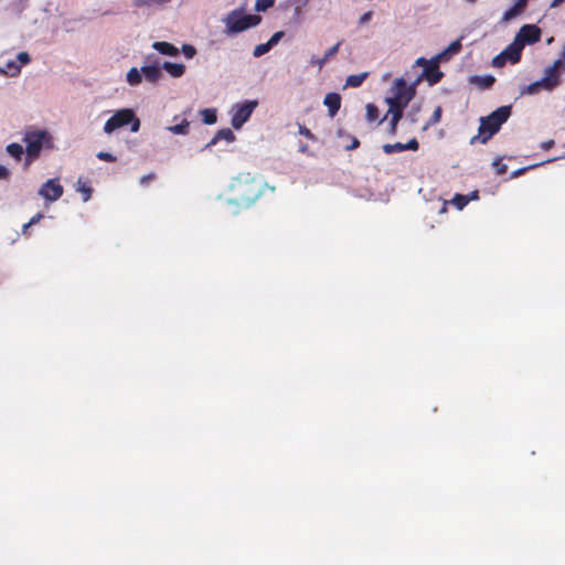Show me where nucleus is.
Here are the masks:
<instances>
[{
    "label": "nucleus",
    "instance_id": "nucleus-1",
    "mask_svg": "<svg viewBox=\"0 0 565 565\" xmlns=\"http://www.w3.org/2000/svg\"><path fill=\"white\" fill-rule=\"evenodd\" d=\"M236 193V201L245 206L252 205L263 194L265 188L275 191V186H269L262 178H256L249 172H243L234 179L231 185Z\"/></svg>",
    "mask_w": 565,
    "mask_h": 565
},
{
    "label": "nucleus",
    "instance_id": "nucleus-2",
    "mask_svg": "<svg viewBox=\"0 0 565 565\" xmlns=\"http://www.w3.org/2000/svg\"><path fill=\"white\" fill-rule=\"evenodd\" d=\"M22 141L25 143V158L23 168L29 167L41 156L43 149H53V137L44 129H29L24 132Z\"/></svg>",
    "mask_w": 565,
    "mask_h": 565
},
{
    "label": "nucleus",
    "instance_id": "nucleus-3",
    "mask_svg": "<svg viewBox=\"0 0 565 565\" xmlns=\"http://www.w3.org/2000/svg\"><path fill=\"white\" fill-rule=\"evenodd\" d=\"M510 115L511 106H501L490 115L481 117L478 135L471 138L470 143L473 145L477 140L481 143H486L500 130L501 126L509 119Z\"/></svg>",
    "mask_w": 565,
    "mask_h": 565
},
{
    "label": "nucleus",
    "instance_id": "nucleus-4",
    "mask_svg": "<svg viewBox=\"0 0 565 565\" xmlns=\"http://www.w3.org/2000/svg\"><path fill=\"white\" fill-rule=\"evenodd\" d=\"M244 11V8L234 9L222 19V22L225 24L224 33L226 35L244 32L262 22L260 15L245 14Z\"/></svg>",
    "mask_w": 565,
    "mask_h": 565
},
{
    "label": "nucleus",
    "instance_id": "nucleus-5",
    "mask_svg": "<svg viewBox=\"0 0 565 565\" xmlns=\"http://www.w3.org/2000/svg\"><path fill=\"white\" fill-rule=\"evenodd\" d=\"M415 95L416 90L413 87H407L406 81L399 77L395 79L394 85L390 88L385 103L388 107L393 106L404 110Z\"/></svg>",
    "mask_w": 565,
    "mask_h": 565
},
{
    "label": "nucleus",
    "instance_id": "nucleus-6",
    "mask_svg": "<svg viewBox=\"0 0 565 565\" xmlns=\"http://www.w3.org/2000/svg\"><path fill=\"white\" fill-rule=\"evenodd\" d=\"M130 125V131L137 132L140 129V120L131 108H121L105 122L104 132L113 134L116 129Z\"/></svg>",
    "mask_w": 565,
    "mask_h": 565
},
{
    "label": "nucleus",
    "instance_id": "nucleus-7",
    "mask_svg": "<svg viewBox=\"0 0 565 565\" xmlns=\"http://www.w3.org/2000/svg\"><path fill=\"white\" fill-rule=\"evenodd\" d=\"M564 65L565 64L562 62V60H557L553 63V65L546 67L544 76L539 81L532 82V94H535L540 90L550 92L558 86L561 83L558 70Z\"/></svg>",
    "mask_w": 565,
    "mask_h": 565
},
{
    "label": "nucleus",
    "instance_id": "nucleus-8",
    "mask_svg": "<svg viewBox=\"0 0 565 565\" xmlns=\"http://www.w3.org/2000/svg\"><path fill=\"white\" fill-rule=\"evenodd\" d=\"M526 44H530V24L522 25L514 41L501 53L504 55L505 60L512 64L518 63L521 58L522 50Z\"/></svg>",
    "mask_w": 565,
    "mask_h": 565
},
{
    "label": "nucleus",
    "instance_id": "nucleus-9",
    "mask_svg": "<svg viewBox=\"0 0 565 565\" xmlns=\"http://www.w3.org/2000/svg\"><path fill=\"white\" fill-rule=\"evenodd\" d=\"M258 106L257 100H245L235 104L231 109V124L234 129H241L243 125L250 118L253 111Z\"/></svg>",
    "mask_w": 565,
    "mask_h": 565
},
{
    "label": "nucleus",
    "instance_id": "nucleus-10",
    "mask_svg": "<svg viewBox=\"0 0 565 565\" xmlns=\"http://www.w3.org/2000/svg\"><path fill=\"white\" fill-rule=\"evenodd\" d=\"M64 189L57 179H50L44 182L38 194L46 201L55 202L63 195Z\"/></svg>",
    "mask_w": 565,
    "mask_h": 565
},
{
    "label": "nucleus",
    "instance_id": "nucleus-11",
    "mask_svg": "<svg viewBox=\"0 0 565 565\" xmlns=\"http://www.w3.org/2000/svg\"><path fill=\"white\" fill-rule=\"evenodd\" d=\"M162 70L161 65L154 64H145L141 66L145 79L151 84H157L163 77Z\"/></svg>",
    "mask_w": 565,
    "mask_h": 565
},
{
    "label": "nucleus",
    "instance_id": "nucleus-12",
    "mask_svg": "<svg viewBox=\"0 0 565 565\" xmlns=\"http://www.w3.org/2000/svg\"><path fill=\"white\" fill-rule=\"evenodd\" d=\"M342 44V41H339L333 46L328 49L324 54H322V57L311 56L310 58V65L317 66L319 70H321L330 58H332L338 52Z\"/></svg>",
    "mask_w": 565,
    "mask_h": 565
},
{
    "label": "nucleus",
    "instance_id": "nucleus-13",
    "mask_svg": "<svg viewBox=\"0 0 565 565\" xmlns=\"http://www.w3.org/2000/svg\"><path fill=\"white\" fill-rule=\"evenodd\" d=\"M423 71H427V75L424 76V79H426L430 86L438 84L444 77V73L439 70V63L434 62L433 58H430V65Z\"/></svg>",
    "mask_w": 565,
    "mask_h": 565
},
{
    "label": "nucleus",
    "instance_id": "nucleus-14",
    "mask_svg": "<svg viewBox=\"0 0 565 565\" xmlns=\"http://www.w3.org/2000/svg\"><path fill=\"white\" fill-rule=\"evenodd\" d=\"M388 115L392 116L390 124H388V134L394 136L397 132V125L404 115V110L397 109V107H393V106L388 107L386 115L384 116L383 119L380 120V124L383 122L387 118Z\"/></svg>",
    "mask_w": 565,
    "mask_h": 565
},
{
    "label": "nucleus",
    "instance_id": "nucleus-15",
    "mask_svg": "<svg viewBox=\"0 0 565 565\" xmlns=\"http://www.w3.org/2000/svg\"><path fill=\"white\" fill-rule=\"evenodd\" d=\"M529 0H514L513 6L504 12L500 22L507 23L519 17L526 8Z\"/></svg>",
    "mask_w": 565,
    "mask_h": 565
},
{
    "label": "nucleus",
    "instance_id": "nucleus-16",
    "mask_svg": "<svg viewBox=\"0 0 565 565\" xmlns=\"http://www.w3.org/2000/svg\"><path fill=\"white\" fill-rule=\"evenodd\" d=\"M221 140L233 142L235 140V135L230 128H223L218 130L215 136L202 148V151L210 150Z\"/></svg>",
    "mask_w": 565,
    "mask_h": 565
},
{
    "label": "nucleus",
    "instance_id": "nucleus-17",
    "mask_svg": "<svg viewBox=\"0 0 565 565\" xmlns=\"http://www.w3.org/2000/svg\"><path fill=\"white\" fill-rule=\"evenodd\" d=\"M462 49L461 39H458L449 44L447 49L438 53L433 57L434 62L440 63L441 61H447L451 55L458 54Z\"/></svg>",
    "mask_w": 565,
    "mask_h": 565
},
{
    "label": "nucleus",
    "instance_id": "nucleus-18",
    "mask_svg": "<svg viewBox=\"0 0 565 565\" xmlns=\"http://www.w3.org/2000/svg\"><path fill=\"white\" fill-rule=\"evenodd\" d=\"M323 104L328 108L329 116L334 117L341 107V96L338 93H328Z\"/></svg>",
    "mask_w": 565,
    "mask_h": 565
},
{
    "label": "nucleus",
    "instance_id": "nucleus-19",
    "mask_svg": "<svg viewBox=\"0 0 565 565\" xmlns=\"http://www.w3.org/2000/svg\"><path fill=\"white\" fill-rule=\"evenodd\" d=\"M152 49L157 51L158 53L167 56H178L180 51L177 46H174L172 43L164 42V41H157L152 43Z\"/></svg>",
    "mask_w": 565,
    "mask_h": 565
},
{
    "label": "nucleus",
    "instance_id": "nucleus-20",
    "mask_svg": "<svg viewBox=\"0 0 565 565\" xmlns=\"http://www.w3.org/2000/svg\"><path fill=\"white\" fill-rule=\"evenodd\" d=\"M161 67L173 78H180L185 73V65L181 64V63H173V62L164 61L161 64Z\"/></svg>",
    "mask_w": 565,
    "mask_h": 565
},
{
    "label": "nucleus",
    "instance_id": "nucleus-21",
    "mask_svg": "<svg viewBox=\"0 0 565 565\" xmlns=\"http://www.w3.org/2000/svg\"><path fill=\"white\" fill-rule=\"evenodd\" d=\"M495 82L492 75H472L469 77V83L476 85L480 89H489Z\"/></svg>",
    "mask_w": 565,
    "mask_h": 565
},
{
    "label": "nucleus",
    "instance_id": "nucleus-22",
    "mask_svg": "<svg viewBox=\"0 0 565 565\" xmlns=\"http://www.w3.org/2000/svg\"><path fill=\"white\" fill-rule=\"evenodd\" d=\"M170 1L171 0H134L132 4L136 8L159 9Z\"/></svg>",
    "mask_w": 565,
    "mask_h": 565
},
{
    "label": "nucleus",
    "instance_id": "nucleus-23",
    "mask_svg": "<svg viewBox=\"0 0 565 565\" xmlns=\"http://www.w3.org/2000/svg\"><path fill=\"white\" fill-rule=\"evenodd\" d=\"M6 152L15 161H21L25 149L18 142H11L6 147Z\"/></svg>",
    "mask_w": 565,
    "mask_h": 565
},
{
    "label": "nucleus",
    "instance_id": "nucleus-24",
    "mask_svg": "<svg viewBox=\"0 0 565 565\" xmlns=\"http://www.w3.org/2000/svg\"><path fill=\"white\" fill-rule=\"evenodd\" d=\"M21 72V66L17 61H8L6 66H0V75L17 76Z\"/></svg>",
    "mask_w": 565,
    "mask_h": 565
},
{
    "label": "nucleus",
    "instance_id": "nucleus-25",
    "mask_svg": "<svg viewBox=\"0 0 565 565\" xmlns=\"http://www.w3.org/2000/svg\"><path fill=\"white\" fill-rule=\"evenodd\" d=\"M142 75L141 67L139 70L137 67H131L126 76L127 83L131 86H137L142 82Z\"/></svg>",
    "mask_w": 565,
    "mask_h": 565
},
{
    "label": "nucleus",
    "instance_id": "nucleus-26",
    "mask_svg": "<svg viewBox=\"0 0 565 565\" xmlns=\"http://www.w3.org/2000/svg\"><path fill=\"white\" fill-rule=\"evenodd\" d=\"M367 76H369L367 72L350 75L347 77L345 86L359 87L363 84V82L367 78Z\"/></svg>",
    "mask_w": 565,
    "mask_h": 565
},
{
    "label": "nucleus",
    "instance_id": "nucleus-27",
    "mask_svg": "<svg viewBox=\"0 0 565 565\" xmlns=\"http://www.w3.org/2000/svg\"><path fill=\"white\" fill-rule=\"evenodd\" d=\"M190 122L183 119L180 124L167 127V130L174 135L185 136L189 134Z\"/></svg>",
    "mask_w": 565,
    "mask_h": 565
},
{
    "label": "nucleus",
    "instance_id": "nucleus-28",
    "mask_svg": "<svg viewBox=\"0 0 565 565\" xmlns=\"http://www.w3.org/2000/svg\"><path fill=\"white\" fill-rule=\"evenodd\" d=\"M202 120L206 125H213L217 120L216 110L206 108L201 111Z\"/></svg>",
    "mask_w": 565,
    "mask_h": 565
},
{
    "label": "nucleus",
    "instance_id": "nucleus-29",
    "mask_svg": "<svg viewBox=\"0 0 565 565\" xmlns=\"http://www.w3.org/2000/svg\"><path fill=\"white\" fill-rule=\"evenodd\" d=\"M382 149L386 154L406 151L405 143H403V142L385 143L382 146Z\"/></svg>",
    "mask_w": 565,
    "mask_h": 565
},
{
    "label": "nucleus",
    "instance_id": "nucleus-30",
    "mask_svg": "<svg viewBox=\"0 0 565 565\" xmlns=\"http://www.w3.org/2000/svg\"><path fill=\"white\" fill-rule=\"evenodd\" d=\"M76 190L84 194V196H83L84 202H87L90 199L93 189L89 185H87L85 182H83L82 178H79L77 180V189Z\"/></svg>",
    "mask_w": 565,
    "mask_h": 565
},
{
    "label": "nucleus",
    "instance_id": "nucleus-31",
    "mask_svg": "<svg viewBox=\"0 0 565 565\" xmlns=\"http://www.w3.org/2000/svg\"><path fill=\"white\" fill-rule=\"evenodd\" d=\"M366 120L370 122L375 121L379 118V108L372 103L366 105Z\"/></svg>",
    "mask_w": 565,
    "mask_h": 565
},
{
    "label": "nucleus",
    "instance_id": "nucleus-32",
    "mask_svg": "<svg viewBox=\"0 0 565 565\" xmlns=\"http://www.w3.org/2000/svg\"><path fill=\"white\" fill-rule=\"evenodd\" d=\"M441 107L438 106L436 107V109L434 110L431 117L429 118V120L426 122V125L424 126V130L428 129L430 126H434L436 124H438L440 121V118H441Z\"/></svg>",
    "mask_w": 565,
    "mask_h": 565
},
{
    "label": "nucleus",
    "instance_id": "nucleus-33",
    "mask_svg": "<svg viewBox=\"0 0 565 565\" xmlns=\"http://www.w3.org/2000/svg\"><path fill=\"white\" fill-rule=\"evenodd\" d=\"M422 109V106L419 104H413L411 109L408 110L406 115V119L411 121V124L417 122V116Z\"/></svg>",
    "mask_w": 565,
    "mask_h": 565
},
{
    "label": "nucleus",
    "instance_id": "nucleus-34",
    "mask_svg": "<svg viewBox=\"0 0 565 565\" xmlns=\"http://www.w3.org/2000/svg\"><path fill=\"white\" fill-rule=\"evenodd\" d=\"M271 49L273 47L270 46V44L267 41L266 43L256 45L254 49L253 55H254V57H260V56L265 55L266 53H268Z\"/></svg>",
    "mask_w": 565,
    "mask_h": 565
},
{
    "label": "nucleus",
    "instance_id": "nucleus-35",
    "mask_svg": "<svg viewBox=\"0 0 565 565\" xmlns=\"http://www.w3.org/2000/svg\"><path fill=\"white\" fill-rule=\"evenodd\" d=\"M275 4V0H256L255 10L257 12H265Z\"/></svg>",
    "mask_w": 565,
    "mask_h": 565
},
{
    "label": "nucleus",
    "instance_id": "nucleus-36",
    "mask_svg": "<svg viewBox=\"0 0 565 565\" xmlns=\"http://www.w3.org/2000/svg\"><path fill=\"white\" fill-rule=\"evenodd\" d=\"M452 202L458 210H462L468 204L469 198L467 195L456 194Z\"/></svg>",
    "mask_w": 565,
    "mask_h": 565
},
{
    "label": "nucleus",
    "instance_id": "nucleus-37",
    "mask_svg": "<svg viewBox=\"0 0 565 565\" xmlns=\"http://www.w3.org/2000/svg\"><path fill=\"white\" fill-rule=\"evenodd\" d=\"M492 166L494 167L495 172H497L498 175H502V174L507 173V171H508V167H507V164H504L502 162L501 158H497L493 161Z\"/></svg>",
    "mask_w": 565,
    "mask_h": 565
},
{
    "label": "nucleus",
    "instance_id": "nucleus-38",
    "mask_svg": "<svg viewBox=\"0 0 565 565\" xmlns=\"http://www.w3.org/2000/svg\"><path fill=\"white\" fill-rule=\"evenodd\" d=\"M181 52L186 58H193L196 55V49L191 44H183Z\"/></svg>",
    "mask_w": 565,
    "mask_h": 565
},
{
    "label": "nucleus",
    "instance_id": "nucleus-39",
    "mask_svg": "<svg viewBox=\"0 0 565 565\" xmlns=\"http://www.w3.org/2000/svg\"><path fill=\"white\" fill-rule=\"evenodd\" d=\"M298 125V132L299 135L301 136H305L306 138L310 139V140H316V136L310 131V129H308L306 126L301 125V124H297Z\"/></svg>",
    "mask_w": 565,
    "mask_h": 565
},
{
    "label": "nucleus",
    "instance_id": "nucleus-40",
    "mask_svg": "<svg viewBox=\"0 0 565 565\" xmlns=\"http://www.w3.org/2000/svg\"><path fill=\"white\" fill-rule=\"evenodd\" d=\"M285 36V32L284 31H278V32H275L270 39L268 40V43L270 44L271 47H274L275 45H277L279 43V41Z\"/></svg>",
    "mask_w": 565,
    "mask_h": 565
},
{
    "label": "nucleus",
    "instance_id": "nucleus-41",
    "mask_svg": "<svg viewBox=\"0 0 565 565\" xmlns=\"http://www.w3.org/2000/svg\"><path fill=\"white\" fill-rule=\"evenodd\" d=\"M96 157L99 160L107 161V162H115L116 161V157L114 154H111L110 152H106V151H99L96 154Z\"/></svg>",
    "mask_w": 565,
    "mask_h": 565
},
{
    "label": "nucleus",
    "instance_id": "nucleus-42",
    "mask_svg": "<svg viewBox=\"0 0 565 565\" xmlns=\"http://www.w3.org/2000/svg\"><path fill=\"white\" fill-rule=\"evenodd\" d=\"M508 60H505L504 55L502 53H499L497 56L492 60V66L494 67H502Z\"/></svg>",
    "mask_w": 565,
    "mask_h": 565
},
{
    "label": "nucleus",
    "instance_id": "nucleus-43",
    "mask_svg": "<svg viewBox=\"0 0 565 565\" xmlns=\"http://www.w3.org/2000/svg\"><path fill=\"white\" fill-rule=\"evenodd\" d=\"M11 177V171L3 164H0V180L8 181Z\"/></svg>",
    "mask_w": 565,
    "mask_h": 565
},
{
    "label": "nucleus",
    "instance_id": "nucleus-44",
    "mask_svg": "<svg viewBox=\"0 0 565 565\" xmlns=\"http://www.w3.org/2000/svg\"><path fill=\"white\" fill-rule=\"evenodd\" d=\"M146 64H154V65H161L160 57L156 54H148L145 57Z\"/></svg>",
    "mask_w": 565,
    "mask_h": 565
},
{
    "label": "nucleus",
    "instance_id": "nucleus-45",
    "mask_svg": "<svg viewBox=\"0 0 565 565\" xmlns=\"http://www.w3.org/2000/svg\"><path fill=\"white\" fill-rule=\"evenodd\" d=\"M419 148V143L416 138H412L408 142L405 143V150L416 151Z\"/></svg>",
    "mask_w": 565,
    "mask_h": 565
},
{
    "label": "nucleus",
    "instance_id": "nucleus-46",
    "mask_svg": "<svg viewBox=\"0 0 565 565\" xmlns=\"http://www.w3.org/2000/svg\"><path fill=\"white\" fill-rule=\"evenodd\" d=\"M372 17H373V12L372 11L365 12L364 14H362L360 17L359 24L360 25H364V24L369 23L371 21Z\"/></svg>",
    "mask_w": 565,
    "mask_h": 565
},
{
    "label": "nucleus",
    "instance_id": "nucleus-47",
    "mask_svg": "<svg viewBox=\"0 0 565 565\" xmlns=\"http://www.w3.org/2000/svg\"><path fill=\"white\" fill-rule=\"evenodd\" d=\"M426 73H427V71H423V72L417 76V78H416V79H414V82H413V83H411L409 85L407 84V87H413V88H414V90H416V88H417L418 84H419L422 81H424V76H426V75H427Z\"/></svg>",
    "mask_w": 565,
    "mask_h": 565
},
{
    "label": "nucleus",
    "instance_id": "nucleus-48",
    "mask_svg": "<svg viewBox=\"0 0 565 565\" xmlns=\"http://www.w3.org/2000/svg\"><path fill=\"white\" fill-rule=\"evenodd\" d=\"M541 39V30L536 25L532 24V44L536 43Z\"/></svg>",
    "mask_w": 565,
    "mask_h": 565
},
{
    "label": "nucleus",
    "instance_id": "nucleus-49",
    "mask_svg": "<svg viewBox=\"0 0 565 565\" xmlns=\"http://www.w3.org/2000/svg\"><path fill=\"white\" fill-rule=\"evenodd\" d=\"M17 60H18L21 64H28V63H30L31 57H30L29 53H26V52H20V53L17 55Z\"/></svg>",
    "mask_w": 565,
    "mask_h": 565
},
{
    "label": "nucleus",
    "instance_id": "nucleus-50",
    "mask_svg": "<svg viewBox=\"0 0 565 565\" xmlns=\"http://www.w3.org/2000/svg\"><path fill=\"white\" fill-rule=\"evenodd\" d=\"M156 178V174L154 173H149V174H145L141 177L140 179V184L141 185H147L151 180H153Z\"/></svg>",
    "mask_w": 565,
    "mask_h": 565
},
{
    "label": "nucleus",
    "instance_id": "nucleus-51",
    "mask_svg": "<svg viewBox=\"0 0 565 565\" xmlns=\"http://www.w3.org/2000/svg\"><path fill=\"white\" fill-rule=\"evenodd\" d=\"M415 65L416 66H423L424 68L425 67H428L430 65V60H427L425 57H418L416 61H415Z\"/></svg>",
    "mask_w": 565,
    "mask_h": 565
},
{
    "label": "nucleus",
    "instance_id": "nucleus-52",
    "mask_svg": "<svg viewBox=\"0 0 565 565\" xmlns=\"http://www.w3.org/2000/svg\"><path fill=\"white\" fill-rule=\"evenodd\" d=\"M529 170H530V167L520 168V169H518V170H515V171H513L511 173L510 179H515V178H518L519 175L525 173Z\"/></svg>",
    "mask_w": 565,
    "mask_h": 565
},
{
    "label": "nucleus",
    "instance_id": "nucleus-53",
    "mask_svg": "<svg viewBox=\"0 0 565 565\" xmlns=\"http://www.w3.org/2000/svg\"><path fill=\"white\" fill-rule=\"evenodd\" d=\"M359 146H360V141H359V139H358V138H355V137H353V138H352V142H351V145L347 146V147H345V150H348V151H350V150H354V149H356Z\"/></svg>",
    "mask_w": 565,
    "mask_h": 565
},
{
    "label": "nucleus",
    "instance_id": "nucleus-54",
    "mask_svg": "<svg viewBox=\"0 0 565 565\" xmlns=\"http://www.w3.org/2000/svg\"><path fill=\"white\" fill-rule=\"evenodd\" d=\"M75 22H76L75 20H65V21H64V23H63V24H64V26H65V31H66V32H71V31H73V30H74V25H73V24H74Z\"/></svg>",
    "mask_w": 565,
    "mask_h": 565
},
{
    "label": "nucleus",
    "instance_id": "nucleus-55",
    "mask_svg": "<svg viewBox=\"0 0 565 565\" xmlns=\"http://www.w3.org/2000/svg\"><path fill=\"white\" fill-rule=\"evenodd\" d=\"M292 4L296 6V9L299 10L300 8L305 7L309 0H290Z\"/></svg>",
    "mask_w": 565,
    "mask_h": 565
},
{
    "label": "nucleus",
    "instance_id": "nucleus-56",
    "mask_svg": "<svg viewBox=\"0 0 565 565\" xmlns=\"http://www.w3.org/2000/svg\"><path fill=\"white\" fill-rule=\"evenodd\" d=\"M42 217H43V215L41 213L35 214L34 216L31 217L28 225L32 226V225L36 224Z\"/></svg>",
    "mask_w": 565,
    "mask_h": 565
},
{
    "label": "nucleus",
    "instance_id": "nucleus-57",
    "mask_svg": "<svg viewBox=\"0 0 565 565\" xmlns=\"http://www.w3.org/2000/svg\"><path fill=\"white\" fill-rule=\"evenodd\" d=\"M530 92H531L530 84L521 86V95H527V94H530Z\"/></svg>",
    "mask_w": 565,
    "mask_h": 565
},
{
    "label": "nucleus",
    "instance_id": "nucleus-58",
    "mask_svg": "<svg viewBox=\"0 0 565 565\" xmlns=\"http://www.w3.org/2000/svg\"><path fill=\"white\" fill-rule=\"evenodd\" d=\"M299 152L307 153L308 152V146L307 145H300Z\"/></svg>",
    "mask_w": 565,
    "mask_h": 565
},
{
    "label": "nucleus",
    "instance_id": "nucleus-59",
    "mask_svg": "<svg viewBox=\"0 0 565 565\" xmlns=\"http://www.w3.org/2000/svg\"><path fill=\"white\" fill-rule=\"evenodd\" d=\"M564 1H565V0H553V1L551 2V7H552V8H555V7L559 6V4H561L562 2H564Z\"/></svg>",
    "mask_w": 565,
    "mask_h": 565
},
{
    "label": "nucleus",
    "instance_id": "nucleus-60",
    "mask_svg": "<svg viewBox=\"0 0 565 565\" xmlns=\"http://www.w3.org/2000/svg\"><path fill=\"white\" fill-rule=\"evenodd\" d=\"M468 198H469V200H476V199H478V191H472V192L470 193V196H468Z\"/></svg>",
    "mask_w": 565,
    "mask_h": 565
},
{
    "label": "nucleus",
    "instance_id": "nucleus-61",
    "mask_svg": "<svg viewBox=\"0 0 565 565\" xmlns=\"http://www.w3.org/2000/svg\"><path fill=\"white\" fill-rule=\"evenodd\" d=\"M552 145H553V141H552V140H550V141L544 142V143L542 145V147H543V149H547V148H550Z\"/></svg>",
    "mask_w": 565,
    "mask_h": 565
},
{
    "label": "nucleus",
    "instance_id": "nucleus-62",
    "mask_svg": "<svg viewBox=\"0 0 565 565\" xmlns=\"http://www.w3.org/2000/svg\"><path fill=\"white\" fill-rule=\"evenodd\" d=\"M542 163H543V162H532L531 168L533 169V168H535V167L541 166Z\"/></svg>",
    "mask_w": 565,
    "mask_h": 565
},
{
    "label": "nucleus",
    "instance_id": "nucleus-63",
    "mask_svg": "<svg viewBox=\"0 0 565 565\" xmlns=\"http://www.w3.org/2000/svg\"><path fill=\"white\" fill-rule=\"evenodd\" d=\"M30 226H31V225H28V223H26V224H24V225H23V233H25V231H26V230H29V227H30Z\"/></svg>",
    "mask_w": 565,
    "mask_h": 565
},
{
    "label": "nucleus",
    "instance_id": "nucleus-64",
    "mask_svg": "<svg viewBox=\"0 0 565 565\" xmlns=\"http://www.w3.org/2000/svg\"><path fill=\"white\" fill-rule=\"evenodd\" d=\"M552 41H553V38H550V39L547 40V43L550 44Z\"/></svg>",
    "mask_w": 565,
    "mask_h": 565
}]
</instances>
